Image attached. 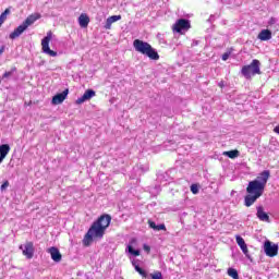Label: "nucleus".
<instances>
[{
    "instance_id": "1",
    "label": "nucleus",
    "mask_w": 279,
    "mask_h": 279,
    "mask_svg": "<svg viewBox=\"0 0 279 279\" xmlns=\"http://www.w3.org/2000/svg\"><path fill=\"white\" fill-rule=\"evenodd\" d=\"M133 47L135 51L142 53V56H147L150 60H160L158 51H156V49H154V47H151L147 41L135 39L133 41Z\"/></svg>"
},
{
    "instance_id": "2",
    "label": "nucleus",
    "mask_w": 279,
    "mask_h": 279,
    "mask_svg": "<svg viewBox=\"0 0 279 279\" xmlns=\"http://www.w3.org/2000/svg\"><path fill=\"white\" fill-rule=\"evenodd\" d=\"M104 234H106L104 227L97 220L94 221L83 239V245L88 247L93 243V239H104Z\"/></svg>"
},
{
    "instance_id": "3",
    "label": "nucleus",
    "mask_w": 279,
    "mask_h": 279,
    "mask_svg": "<svg viewBox=\"0 0 279 279\" xmlns=\"http://www.w3.org/2000/svg\"><path fill=\"white\" fill-rule=\"evenodd\" d=\"M38 19H40V14H32V15H29L20 26H17L9 35V38L11 40H14V39L19 38V36H21V34H23V32H25V29H27V27H29V25H34V23H36V21H38Z\"/></svg>"
},
{
    "instance_id": "4",
    "label": "nucleus",
    "mask_w": 279,
    "mask_h": 279,
    "mask_svg": "<svg viewBox=\"0 0 279 279\" xmlns=\"http://www.w3.org/2000/svg\"><path fill=\"white\" fill-rule=\"evenodd\" d=\"M241 73L245 80H252L254 75H260V61L258 59H254L251 64L242 68Z\"/></svg>"
},
{
    "instance_id": "5",
    "label": "nucleus",
    "mask_w": 279,
    "mask_h": 279,
    "mask_svg": "<svg viewBox=\"0 0 279 279\" xmlns=\"http://www.w3.org/2000/svg\"><path fill=\"white\" fill-rule=\"evenodd\" d=\"M246 193L250 195H257V197H263V194L265 193V185L258 181L253 180L248 182Z\"/></svg>"
},
{
    "instance_id": "6",
    "label": "nucleus",
    "mask_w": 279,
    "mask_h": 279,
    "mask_svg": "<svg viewBox=\"0 0 279 279\" xmlns=\"http://www.w3.org/2000/svg\"><path fill=\"white\" fill-rule=\"evenodd\" d=\"M52 36L53 34L51 33V31L47 33V36L44 37L41 40V49L47 56L56 58L58 56V52L51 50V48L49 47V43L51 41Z\"/></svg>"
},
{
    "instance_id": "7",
    "label": "nucleus",
    "mask_w": 279,
    "mask_h": 279,
    "mask_svg": "<svg viewBox=\"0 0 279 279\" xmlns=\"http://www.w3.org/2000/svg\"><path fill=\"white\" fill-rule=\"evenodd\" d=\"M191 29V21L186 19H179L173 25V32L177 34H184Z\"/></svg>"
},
{
    "instance_id": "8",
    "label": "nucleus",
    "mask_w": 279,
    "mask_h": 279,
    "mask_svg": "<svg viewBox=\"0 0 279 279\" xmlns=\"http://www.w3.org/2000/svg\"><path fill=\"white\" fill-rule=\"evenodd\" d=\"M278 244H274L271 241L266 240L264 242V252L266 256H269L270 258H274V256H278Z\"/></svg>"
},
{
    "instance_id": "9",
    "label": "nucleus",
    "mask_w": 279,
    "mask_h": 279,
    "mask_svg": "<svg viewBox=\"0 0 279 279\" xmlns=\"http://www.w3.org/2000/svg\"><path fill=\"white\" fill-rule=\"evenodd\" d=\"M20 250H22L23 256H25L28 260L34 258V242H26L25 244H21Z\"/></svg>"
},
{
    "instance_id": "10",
    "label": "nucleus",
    "mask_w": 279,
    "mask_h": 279,
    "mask_svg": "<svg viewBox=\"0 0 279 279\" xmlns=\"http://www.w3.org/2000/svg\"><path fill=\"white\" fill-rule=\"evenodd\" d=\"M96 92L95 89H86L85 93L83 94V96H81L80 98L76 99L75 104L77 106L84 104L85 101H90V99L93 97H95Z\"/></svg>"
},
{
    "instance_id": "11",
    "label": "nucleus",
    "mask_w": 279,
    "mask_h": 279,
    "mask_svg": "<svg viewBox=\"0 0 279 279\" xmlns=\"http://www.w3.org/2000/svg\"><path fill=\"white\" fill-rule=\"evenodd\" d=\"M235 241L240 250H242L243 254L246 256V258L248 260H252V256L250 255V251L247 250V244L245 243V240L241 235H236Z\"/></svg>"
},
{
    "instance_id": "12",
    "label": "nucleus",
    "mask_w": 279,
    "mask_h": 279,
    "mask_svg": "<svg viewBox=\"0 0 279 279\" xmlns=\"http://www.w3.org/2000/svg\"><path fill=\"white\" fill-rule=\"evenodd\" d=\"M69 97V88L64 89L62 93H59L52 97V106H60Z\"/></svg>"
},
{
    "instance_id": "13",
    "label": "nucleus",
    "mask_w": 279,
    "mask_h": 279,
    "mask_svg": "<svg viewBox=\"0 0 279 279\" xmlns=\"http://www.w3.org/2000/svg\"><path fill=\"white\" fill-rule=\"evenodd\" d=\"M269 178H271V171L264 170L257 175V178L255 179V182L263 184V186L265 187L267 186V182L269 181Z\"/></svg>"
},
{
    "instance_id": "14",
    "label": "nucleus",
    "mask_w": 279,
    "mask_h": 279,
    "mask_svg": "<svg viewBox=\"0 0 279 279\" xmlns=\"http://www.w3.org/2000/svg\"><path fill=\"white\" fill-rule=\"evenodd\" d=\"M256 217L259 219V221H265L266 223H269L271 220L269 219V214L265 211V207L263 205H259L256 207Z\"/></svg>"
},
{
    "instance_id": "15",
    "label": "nucleus",
    "mask_w": 279,
    "mask_h": 279,
    "mask_svg": "<svg viewBox=\"0 0 279 279\" xmlns=\"http://www.w3.org/2000/svg\"><path fill=\"white\" fill-rule=\"evenodd\" d=\"M48 254H50L51 259L54 263H60L62 260V254L60 253V250L56 246H52L47 250Z\"/></svg>"
},
{
    "instance_id": "16",
    "label": "nucleus",
    "mask_w": 279,
    "mask_h": 279,
    "mask_svg": "<svg viewBox=\"0 0 279 279\" xmlns=\"http://www.w3.org/2000/svg\"><path fill=\"white\" fill-rule=\"evenodd\" d=\"M104 230H108L110 227V221H112V217L110 215H102L96 220Z\"/></svg>"
},
{
    "instance_id": "17",
    "label": "nucleus",
    "mask_w": 279,
    "mask_h": 279,
    "mask_svg": "<svg viewBox=\"0 0 279 279\" xmlns=\"http://www.w3.org/2000/svg\"><path fill=\"white\" fill-rule=\"evenodd\" d=\"M260 196H257L256 194H247L244 197V206H246V208H250V206H254V204H256L257 199H259Z\"/></svg>"
},
{
    "instance_id": "18",
    "label": "nucleus",
    "mask_w": 279,
    "mask_h": 279,
    "mask_svg": "<svg viewBox=\"0 0 279 279\" xmlns=\"http://www.w3.org/2000/svg\"><path fill=\"white\" fill-rule=\"evenodd\" d=\"M10 154V144L0 145V165L5 160V157Z\"/></svg>"
},
{
    "instance_id": "19",
    "label": "nucleus",
    "mask_w": 279,
    "mask_h": 279,
    "mask_svg": "<svg viewBox=\"0 0 279 279\" xmlns=\"http://www.w3.org/2000/svg\"><path fill=\"white\" fill-rule=\"evenodd\" d=\"M117 21H121V15L109 16L105 23V29H112V23H117Z\"/></svg>"
},
{
    "instance_id": "20",
    "label": "nucleus",
    "mask_w": 279,
    "mask_h": 279,
    "mask_svg": "<svg viewBox=\"0 0 279 279\" xmlns=\"http://www.w3.org/2000/svg\"><path fill=\"white\" fill-rule=\"evenodd\" d=\"M89 23H90V17H88L86 13H82L78 16V25H81V27H88Z\"/></svg>"
},
{
    "instance_id": "21",
    "label": "nucleus",
    "mask_w": 279,
    "mask_h": 279,
    "mask_svg": "<svg viewBox=\"0 0 279 279\" xmlns=\"http://www.w3.org/2000/svg\"><path fill=\"white\" fill-rule=\"evenodd\" d=\"M148 227L155 232H160V230L167 231V227L165 223L156 225L153 220H148Z\"/></svg>"
},
{
    "instance_id": "22",
    "label": "nucleus",
    "mask_w": 279,
    "mask_h": 279,
    "mask_svg": "<svg viewBox=\"0 0 279 279\" xmlns=\"http://www.w3.org/2000/svg\"><path fill=\"white\" fill-rule=\"evenodd\" d=\"M257 38H258L259 40H263V41H265V40H271V31H269V29H263V31L258 34Z\"/></svg>"
},
{
    "instance_id": "23",
    "label": "nucleus",
    "mask_w": 279,
    "mask_h": 279,
    "mask_svg": "<svg viewBox=\"0 0 279 279\" xmlns=\"http://www.w3.org/2000/svg\"><path fill=\"white\" fill-rule=\"evenodd\" d=\"M11 8H8L4 10V12H2L0 14V25H3V23H5V21H8V16L9 14H11Z\"/></svg>"
},
{
    "instance_id": "24",
    "label": "nucleus",
    "mask_w": 279,
    "mask_h": 279,
    "mask_svg": "<svg viewBox=\"0 0 279 279\" xmlns=\"http://www.w3.org/2000/svg\"><path fill=\"white\" fill-rule=\"evenodd\" d=\"M223 155L227 156L228 158L234 159V158H239L240 153L239 150L234 149V150L225 151Z\"/></svg>"
},
{
    "instance_id": "25",
    "label": "nucleus",
    "mask_w": 279,
    "mask_h": 279,
    "mask_svg": "<svg viewBox=\"0 0 279 279\" xmlns=\"http://www.w3.org/2000/svg\"><path fill=\"white\" fill-rule=\"evenodd\" d=\"M16 73V66L11 68L10 71H7L2 75V80H8V77H12Z\"/></svg>"
},
{
    "instance_id": "26",
    "label": "nucleus",
    "mask_w": 279,
    "mask_h": 279,
    "mask_svg": "<svg viewBox=\"0 0 279 279\" xmlns=\"http://www.w3.org/2000/svg\"><path fill=\"white\" fill-rule=\"evenodd\" d=\"M227 274L230 276V278L239 279V271H236L234 268H229Z\"/></svg>"
},
{
    "instance_id": "27",
    "label": "nucleus",
    "mask_w": 279,
    "mask_h": 279,
    "mask_svg": "<svg viewBox=\"0 0 279 279\" xmlns=\"http://www.w3.org/2000/svg\"><path fill=\"white\" fill-rule=\"evenodd\" d=\"M129 254H132V256H141V251L140 250H134L132 245L128 246Z\"/></svg>"
},
{
    "instance_id": "28",
    "label": "nucleus",
    "mask_w": 279,
    "mask_h": 279,
    "mask_svg": "<svg viewBox=\"0 0 279 279\" xmlns=\"http://www.w3.org/2000/svg\"><path fill=\"white\" fill-rule=\"evenodd\" d=\"M135 271L142 276V278H147V271H145L141 266H135Z\"/></svg>"
},
{
    "instance_id": "29",
    "label": "nucleus",
    "mask_w": 279,
    "mask_h": 279,
    "mask_svg": "<svg viewBox=\"0 0 279 279\" xmlns=\"http://www.w3.org/2000/svg\"><path fill=\"white\" fill-rule=\"evenodd\" d=\"M191 192L193 193V195H197V193H199V186L197 184H192Z\"/></svg>"
},
{
    "instance_id": "30",
    "label": "nucleus",
    "mask_w": 279,
    "mask_h": 279,
    "mask_svg": "<svg viewBox=\"0 0 279 279\" xmlns=\"http://www.w3.org/2000/svg\"><path fill=\"white\" fill-rule=\"evenodd\" d=\"M276 23H278V20L276 17H270V20L268 21V25H276Z\"/></svg>"
},
{
    "instance_id": "31",
    "label": "nucleus",
    "mask_w": 279,
    "mask_h": 279,
    "mask_svg": "<svg viewBox=\"0 0 279 279\" xmlns=\"http://www.w3.org/2000/svg\"><path fill=\"white\" fill-rule=\"evenodd\" d=\"M10 186V182L5 181L2 185H1V191H5L7 187Z\"/></svg>"
},
{
    "instance_id": "32",
    "label": "nucleus",
    "mask_w": 279,
    "mask_h": 279,
    "mask_svg": "<svg viewBox=\"0 0 279 279\" xmlns=\"http://www.w3.org/2000/svg\"><path fill=\"white\" fill-rule=\"evenodd\" d=\"M228 58H230V52H225V53L222 54V60H223V62H226V60H228Z\"/></svg>"
},
{
    "instance_id": "33",
    "label": "nucleus",
    "mask_w": 279,
    "mask_h": 279,
    "mask_svg": "<svg viewBox=\"0 0 279 279\" xmlns=\"http://www.w3.org/2000/svg\"><path fill=\"white\" fill-rule=\"evenodd\" d=\"M144 251L149 253V252H151V247H149V245H147V244H144Z\"/></svg>"
},
{
    "instance_id": "34",
    "label": "nucleus",
    "mask_w": 279,
    "mask_h": 279,
    "mask_svg": "<svg viewBox=\"0 0 279 279\" xmlns=\"http://www.w3.org/2000/svg\"><path fill=\"white\" fill-rule=\"evenodd\" d=\"M3 51H5V46L0 47V56L3 54Z\"/></svg>"
},
{
    "instance_id": "35",
    "label": "nucleus",
    "mask_w": 279,
    "mask_h": 279,
    "mask_svg": "<svg viewBox=\"0 0 279 279\" xmlns=\"http://www.w3.org/2000/svg\"><path fill=\"white\" fill-rule=\"evenodd\" d=\"M274 132H276V134H279V124L274 129Z\"/></svg>"
},
{
    "instance_id": "36",
    "label": "nucleus",
    "mask_w": 279,
    "mask_h": 279,
    "mask_svg": "<svg viewBox=\"0 0 279 279\" xmlns=\"http://www.w3.org/2000/svg\"><path fill=\"white\" fill-rule=\"evenodd\" d=\"M218 86H219L220 88H223V86H225L223 81L219 82V83H218Z\"/></svg>"
},
{
    "instance_id": "37",
    "label": "nucleus",
    "mask_w": 279,
    "mask_h": 279,
    "mask_svg": "<svg viewBox=\"0 0 279 279\" xmlns=\"http://www.w3.org/2000/svg\"><path fill=\"white\" fill-rule=\"evenodd\" d=\"M133 267L136 269V267H138V265L136 264V262H132Z\"/></svg>"
},
{
    "instance_id": "38",
    "label": "nucleus",
    "mask_w": 279,
    "mask_h": 279,
    "mask_svg": "<svg viewBox=\"0 0 279 279\" xmlns=\"http://www.w3.org/2000/svg\"><path fill=\"white\" fill-rule=\"evenodd\" d=\"M213 19H215V17L211 15L208 21L210 22V21H213Z\"/></svg>"
}]
</instances>
